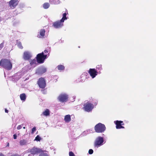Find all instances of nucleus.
<instances>
[{
    "label": "nucleus",
    "instance_id": "1",
    "mask_svg": "<svg viewBox=\"0 0 156 156\" xmlns=\"http://www.w3.org/2000/svg\"><path fill=\"white\" fill-rule=\"evenodd\" d=\"M0 66L7 70H11L12 68V64L10 61L7 59H2L0 62Z\"/></svg>",
    "mask_w": 156,
    "mask_h": 156
},
{
    "label": "nucleus",
    "instance_id": "2",
    "mask_svg": "<svg viewBox=\"0 0 156 156\" xmlns=\"http://www.w3.org/2000/svg\"><path fill=\"white\" fill-rule=\"evenodd\" d=\"M105 143L103 138L98 136L94 142V146L95 148H98L103 145Z\"/></svg>",
    "mask_w": 156,
    "mask_h": 156
},
{
    "label": "nucleus",
    "instance_id": "3",
    "mask_svg": "<svg viewBox=\"0 0 156 156\" xmlns=\"http://www.w3.org/2000/svg\"><path fill=\"white\" fill-rule=\"evenodd\" d=\"M94 129L97 133H103L105 130L106 128L104 124L99 123L95 126Z\"/></svg>",
    "mask_w": 156,
    "mask_h": 156
},
{
    "label": "nucleus",
    "instance_id": "4",
    "mask_svg": "<svg viewBox=\"0 0 156 156\" xmlns=\"http://www.w3.org/2000/svg\"><path fill=\"white\" fill-rule=\"evenodd\" d=\"M47 55H44L43 52L37 55L36 58L37 62L39 63H42L47 58Z\"/></svg>",
    "mask_w": 156,
    "mask_h": 156
},
{
    "label": "nucleus",
    "instance_id": "5",
    "mask_svg": "<svg viewBox=\"0 0 156 156\" xmlns=\"http://www.w3.org/2000/svg\"><path fill=\"white\" fill-rule=\"evenodd\" d=\"M94 106L93 104L88 102L85 103L83 109L85 111L89 112L92 111Z\"/></svg>",
    "mask_w": 156,
    "mask_h": 156
},
{
    "label": "nucleus",
    "instance_id": "6",
    "mask_svg": "<svg viewBox=\"0 0 156 156\" xmlns=\"http://www.w3.org/2000/svg\"><path fill=\"white\" fill-rule=\"evenodd\" d=\"M64 26V22L60 20H58L53 22L52 26L55 29H60Z\"/></svg>",
    "mask_w": 156,
    "mask_h": 156
},
{
    "label": "nucleus",
    "instance_id": "7",
    "mask_svg": "<svg viewBox=\"0 0 156 156\" xmlns=\"http://www.w3.org/2000/svg\"><path fill=\"white\" fill-rule=\"evenodd\" d=\"M58 99L59 101L62 102H66L68 98V96L67 94L65 93L61 94L58 97Z\"/></svg>",
    "mask_w": 156,
    "mask_h": 156
},
{
    "label": "nucleus",
    "instance_id": "8",
    "mask_svg": "<svg viewBox=\"0 0 156 156\" xmlns=\"http://www.w3.org/2000/svg\"><path fill=\"white\" fill-rule=\"evenodd\" d=\"M37 83L40 88H44L46 86V83L45 79L43 78H39L37 82Z\"/></svg>",
    "mask_w": 156,
    "mask_h": 156
},
{
    "label": "nucleus",
    "instance_id": "9",
    "mask_svg": "<svg viewBox=\"0 0 156 156\" xmlns=\"http://www.w3.org/2000/svg\"><path fill=\"white\" fill-rule=\"evenodd\" d=\"M32 56V54L30 52L28 51H25L23 55V58L25 60H29L31 58Z\"/></svg>",
    "mask_w": 156,
    "mask_h": 156
},
{
    "label": "nucleus",
    "instance_id": "10",
    "mask_svg": "<svg viewBox=\"0 0 156 156\" xmlns=\"http://www.w3.org/2000/svg\"><path fill=\"white\" fill-rule=\"evenodd\" d=\"M88 72L93 79L95 78L98 73V72L95 69H90Z\"/></svg>",
    "mask_w": 156,
    "mask_h": 156
},
{
    "label": "nucleus",
    "instance_id": "11",
    "mask_svg": "<svg viewBox=\"0 0 156 156\" xmlns=\"http://www.w3.org/2000/svg\"><path fill=\"white\" fill-rule=\"evenodd\" d=\"M116 125V128L117 129H124V127L122 126L124 125L123 122L122 121L117 120L114 122Z\"/></svg>",
    "mask_w": 156,
    "mask_h": 156
},
{
    "label": "nucleus",
    "instance_id": "12",
    "mask_svg": "<svg viewBox=\"0 0 156 156\" xmlns=\"http://www.w3.org/2000/svg\"><path fill=\"white\" fill-rule=\"evenodd\" d=\"M19 3L18 0H11L9 2V6L12 9L15 8Z\"/></svg>",
    "mask_w": 156,
    "mask_h": 156
},
{
    "label": "nucleus",
    "instance_id": "13",
    "mask_svg": "<svg viewBox=\"0 0 156 156\" xmlns=\"http://www.w3.org/2000/svg\"><path fill=\"white\" fill-rule=\"evenodd\" d=\"M42 150L39 148L34 147L32 149H31L30 152L31 153L33 154H37L41 152Z\"/></svg>",
    "mask_w": 156,
    "mask_h": 156
},
{
    "label": "nucleus",
    "instance_id": "14",
    "mask_svg": "<svg viewBox=\"0 0 156 156\" xmlns=\"http://www.w3.org/2000/svg\"><path fill=\"white\" fill-rule=\"evenodd\" d=\"M47 70L46 68L44 67H41L39 68L36 71V73L39 74H42L45 73Z\"/></svg>",
    "mask_w": 156,
    "mask_h": 156
},
{
    "label": "nucleus",
    "instance_id": "15",
    "mask_svg": "<svg viewBox=\"0 0 156 156\" xmlns=\"http://www.w3.org/2000/svg\"><path fill=\"white\" fill-rule=\"evenodd\" d=\"M45 31L44 29H41L38 32L37 37L39 38H43L45 35Z\"/></svg>",
    "mask_w": 156,
    "mask_h": 156
},
{
    "label": "nucleus",
    "instance_id": "16",
    "mask_svg": "<svg viewBox=\"0 0 156 156\" xmlns=\"http://www.w3.org/2000/svg\"><path fill=\"white\" fill-rule=\"evenodd\" d=\"M49 2L51 5H58L60 4L61 2L60 0H49Z\"/></svg>",
    "mask_w": 156,
    "mask_h": 156
},
{
    "label": "nucleus",
    "instance_id": "17",
    "mask_svg": "<svg viewBox=\"0 0 156 156\" xmlns=\"http://www.w3.org/2000/svg\"><path fill=\"white\" fill-rule=\"evenodd\" d=\"M88 73H83L80 76V80L82 82H84L85 80L87 78Z\"/></svg>",
    "mask_w": 156,
    "mask_h": 156
},
{
    "label": "nucleus",
    "instance_id": "18",
    "mask_svg": "<svg viewBox=\"0 0 156 156\" xmlns=\"http://www.w3.org/2000/svg\"><path fill=\"white\" fill-rule=\"evenodd\" d=\"M71 120V116L70 115H68L65 116L64 117V121L66 122H69Z\"/></svg>",
    "mask_w": 156,
    "mask_h": 156
},
{
    "label": "nucleus",
    "instance_id": "19",
    "mask_svg": "<svg viewBox=\"0 0 156 156\" xmlns=\"http://www.w3.org/2000/svg\"><path fill=\"white\" fill-rule=\"evenodd\" d=\"M68 14V13L67 12H65L63 13L62 14V17L60 20L63 22H64L65 20H66L68 19V17H66V15Z\"/></svg>",
    "mask_w": 156,
    "mask_h": 156
},
{
    "label": "nucleus",
    "instance_id": "20",
    "mask_svg": "<svg viewBox=\"0 0 156 156\" xmlns=\"http://www.w3.org/2000/svg\"><path fill=\"white\" fill-rule=\"evenodd\" d=\"M56 68L60 72H62L64 70L65 67L63 65H60L56 67Z\"/></svg>",
    "mask_w": 156,
    "mask_h": 156
},
{
    "label": "nucleus",
    "instance_id": "21",
    "mask_svg": "<svg viewBox=\"0 0 156 156\" xmlns=\"http://www.w3.org/2000/svg\"><path fill=\"white\" fill-rule=\"evenodd\" d=\"M30 64L32 67H34L36 66V60L35 59H34L30 61Z\"/></svg>",
    "mask_w": 156,
    "mask_h": 156
},
{
    "label": "nucleus",
    "instance_id": "22",
    "mask_svg": "<svg viewBox=\"0 0 156 156\" xmlns=\"http://www.w3.org/2000/svg\"><path fill=\"white\" fill-rule=\"evenodd\" d=\"M43 115L47 116L49 115H50V112L49 110L48 109H46L43 112L42 114L41 115Z\"/></svg>",
    "mask_w": 156,
    "mask_h": 156
},
{
    "label": "nucleus",
    "instance_id": "23",
    "mask_svg": "<svg viewBox=\"0 0 156 156\" xmlns=\"http://www.w3.org/2000/svg\"><path fill=\"white\" fill-rule=\"evenodd\" d=\"M20 97L22 101H24L26 99V95L25 94L23 93L20 95Z\"/></svg>",
    "mask_w": 156,
    "mask_h": 156
},
{
    "label": "nucleus",
    "instance_id": "24",
    "mask_svg": "<svg viewBox=\"0 0 156 156\" xmlns=\"http://www.w3.org/2000/svg\"><path fill=\"white\" fill-rule=\"evenodd\" d=\"M50 4L48 2H45L43 5V7L44 9H47L50 6Z\"/></svg>",
    "mask_w": 156,
    "mask_h": 156
},
{
    "label": "nucleus",
    "instance_id": "25",
    "mask_svg": "<svg viewBox=\"0 0 156 156\" xmlns=\"http://www.w3.org/2000/svg\"><path fill=\"white\" fill-rule=\"evenodd\" d=\"M20 143L21 145H24L27 144V141L25 140H22L20 141Z\"/></svg>",
    "mask_w": 156,
    "mask_h": 156
},
{
    "label": "nucleus",
    "instance_id": "26",
    "mask_svg": "<svg viewBox=\"0 0 156 156\" xmlns=\"http://www.w3.org/2000/svg\"><path fill=\"white\" fill-rule=\"evenodd\" d=\"M96 68L97 69H98V70H99V73H100L101 72H100V71L102 70L101 65H97L96 66Z\"/></svg>",
    "mask_w": 156,
    "mask_h": 156
},
{
    "label": "nucleus",
    "instance_id": "27",
    "mask_svg": "<svg viewBox=\"0 0 156 156\" xmlns=\"http://www.w3.org/2000/svg\"><path fill=\"white\" fill-rule=\"evenodd\" d=\"M41 139V137L37 135V136L35 137V138L34 140L37 141H40V140Z\"/></svg>",
    "mask_w": 156,
    "mask_h": 156
},
{
    "label": "nucleus",
    "instance_id": "28",
    "mask_svg": "<svg viewBox=\"0 0 156 156\" xmlns=\"http://www.w3.org/2000/svg\"><path fill=\"white\" fill-rule=\"evenodd\" d=\"M17 45L18 47L20 49H22L23 48V47L22 45L21 44L20 42H18Z\"/></svg>",
    "mask_w": 156,
    "mask_h": 156
},
{
    "label": "nucleus",
    "instance_id": "29",
    "mask_svg": "<svg viewBox=\"0 0 156 156\" xmlns=\"http://www.w3.org/2000/svg\"><path fill=\"white\" fill-rule=\"evenodd\" d=\"M23 126V124H22L20 125H19L17 127V129L18 130L22 128Z\"/></svg>",
    "mask_w": 156,
    "mask_h": 156
},
{
    "label": "nucleus",
    "instance_id": "30",
    "mask_svg": "<svg viewBox=\"0 0 156 156\" xmlns=\"http://www.w3.org/2000/svg\"><path fill=\"white\" fill-rule=\"evenodd\" d=\"M36 128L35 127H34L31 130V133L32 134H33L36 131Z\"/></svg>",
    "mask_w": 156,
    "mask_h": 156
},
{
    "label": "nucleus",
    "instance_id": "31",
    "mask_svg": "<svg viewBox=\"0 0 156 156\" xmlns=\"http://www.w3.org/2000/svg\"><path fill=\"white\" fill-rule=\"evenodd\" d=\"M39 156H48L47 153H41Z\"/></svg>",
    "mask_w": 156,
    "mask_h": 156
},
{
    "label": "nucleus",
    "instance_id": "32",
    "mask_svg": "<svg viewBox=\"0 0 156 156\" xmlns=\"http://www.w3.org/2000/svg\"><path fill=\"white\" fill-rule=\"evenodd\" d=\"M69 156H75L74 154L72 151L69 152Z\"/></svg>",
    "mask_w": 156,
    "mask_h": 156
},
{
    "label": "nucleus",
    "instance_id": "33",
    "mask_svg": "<svg viewBox=\"0 0 156 156\" xmlns=\"http://www.w3.org/2000/svg\"><path fill=\"white\" fill-rule=\"evenodd\" d=\"M4 43L2 42L0 44V50L2 49V48L4 47Z\"/></svg>",
    "mask_w": 156,
    "mask_h": 156
},
{
    "label": "nucleus",
    "instance_id": "34",
    "mask_svg": "<svg viewBox=\"0 0 156 156\" xmlns=\"http://www.w3.org/2000/svg\"><path fill=\"white\" fill-rule=\"evenodd\" d=\"M88 153H89L90 154H92L93 153V151L92 149H90L89 150V152H88Z\"/></svg>",
    "mask_w": 156,
    "mask_h": 156
},
{
    "label": "nucleus",
    "instance_id": "35",
    "mask_svg": "<svg viewBox=\"0 0 156 156\" xmlns=\"http://www.w3.org/2000/svg\"><path fill=\"white\" fill-rule=\"evenodd\" d=\"M13 137H14V138L15 139H16L17 138V136L16 134H15L13 135Z\"/></svg>",
    "mask_w": 156,
    "mask_h": 156
},
{
    "label": "nucleus",
    "instance_id": "36",
    "mask_svg": "<svg viewBox=\"0 0 156 156\" xmlns=\"http://www.w3.org/2000/svg\"><path fill=\"white\" fill-rule=\"evenodd\" d=\"M48 52V50H44V52L45 53H47Z\"/></svg>",
    "mask_w": 156,
    "mask_h": 156
},
{
    "label": "nucleus",
    "instance_id": "37",
    "mask_svg": "<svg viewBox=\"0 0 156 156\" xmlns=\"http://www.w3.org/2000/svg\"><path fill=\"white\" fill-rule=\"evenodd\" d=\"M5 112L6 113H8V110L7 109H5Z\"/></svg>",
    "mask_w": 156,
    "mask_h": 156
},
{
    "label": "nucleus",
    "instance_id": "38",
    "mask_svg": "<svg viewBox=\"0 0 156 156\" xmlns=\"http://www.w3.org/2000/svg\"><path fill=\"white\" fill-rule=\"evenodd\" d=\"M0 156H4V155L0 153Z\"/></svg>",
    "mask_w": 156,
    "mask_h": 156
},
{
    "label": "nucleus",
    "instance_id": "39",
    "mask_svg": "<svg viewBox=\"0 0 156 156\" xmlns=\"http://www.w3.org/2000/svg\"><path fill=\"white\" fill-rule=\"evenodd\" d=\"M97 101H96L95 103V105H96L97 104Z\"/></svg>",
    "mask_w": 156,
    "mask_h": 156
},
{
    "label": "nucleus",
    "instance_id": "40",
    "mask_svg": "<svg viewBox=\"0 0 156 156\" xmlns=\"http://www.w3.org/2000/svg\"><path fill=\"white\" fill-rule=\"evenodd\" d=\"M30 68H29V69H27V71H28V70H30Z\"/></svg>",
    "mask_w": 156,
    "mask_h": 156
},
{
    "label": "nucleus",
    "instance_id": "41",
    "mask_svg": "<svg viewBox=\"0 0 156 156\" xmlns=\"http://www.w3.org/2000/svg\"><path fill=\"white\" fill-rule=\"evenodd\" d=\"M23 129H25V127H23Z\"/></svg>",
    "mask_w": 156,
    "mask_h": 156
},
{
    "label": "nucleus",
    "instance_id": "42",
    "mask_svg": "<svg viewBox=\"0 0 156 156\" xmlns=\"http://www.w3.org/2000/svg\"><path fill=\"white\" fill-rule=\"evenodd\" d=\"M27 66H25V68H26Z\"/></svg>",
    "mask_w": 156,
    "mask_h": 156
},
{
    "label": "nucleus",
    "instance_id": "43",
    "mask_svg": "<svg viewBox=\"0 0 156 156\" xmlns=\"http://www.w3.org/2000/svg\"><path fill=\"white\" fill-rule=\"evenodd\" d=\"M8 145H9V144L8 143Z\"/></svg>",
    "mask_w": 156,
    "mask_h": 156
}]
</instances>
